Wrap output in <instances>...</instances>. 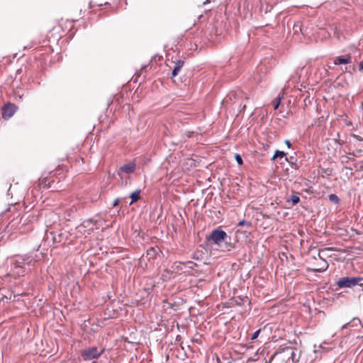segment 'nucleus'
Segmentation results:
<instances>
[{
    "label": "nucleus",
    "instance_id": "1",
    "mask_svg": "<svg viewBox=\"0 0 363 363\" xmlns=\"http://www.w3.org/2000/svg\"><path fill=\"white\" fill-rule=\"evenodd\" d=\"M228 238H230L227 233L220 228H218L211 231L207 240L211 245H220L221 242H225L227 250H230L233 248V245L230 242H227Z\"/></svg>",
    "mask_w": 363,
    "mask_h": 363
},
{
    "label": "nucleus",
    "instance_id": "2",
    "mask_svg": "<svg viewBox=\"0 0 363 363\" xmlns=\"http://www.w3.org/2000/svg\"><path fill=\"white\" fill-rule=\"evenodd\" d=\"M67 240V235L65 233H55L52 231H48L45 234V241L48 245L55 247L57 244H63Z\"/></svg>",
    "mask_w": 363,
    "mask_h": 363
},
{
    "label": "nucleus",
    "instance_id": "3",
    "mask_svg": "<svg viewBox=\"0 0 363 363\" xmlns=\"http://www.w3.org/2000/svg\"><path fill=\"white\" fill-rule=\"evenodd\" d=\"M104 352V349L99 351L96 347H92L84 350L81 352V355L84 361H91L99 358Z\"/></svg>",
    "mask_w": 363,
    "mask_h": 363
},
{
    "label": "nucleus",
    "instance_id": "4",
    "mask_svg": "<svg viewBox=\"0 0 363 363\" xmlns=\"http://www.w3.org/2000/svg\"><path fill=\"white\" fill-rule=\"evenodd\" d=\"M363 281L360 277H342L337 281V285L340 288H352Z\"/></svg>",
    "mask_w": 363,
    "mask_h": 363
},
{
    "label": "nucleus",
    "instance_id": "5",
    "mask_svg": "<svg viewBox=\"0 0 363 363\" xmlns=\"http://www.w3.org/2000/svg\"><path fill=\"white\" fill-rule=\"evenodd\" d=\"M275 355L279 357V359L284 363H294L290 356L294 355V348L291 347H284L281 352H277Z\"/></svg>",
    "mask_w": 363,
    "mask_h": 363
},
{
    "label": "nucleus",
    "instance_id": "6",
    "mask_svg": "<svg viewBox=\"0 0 363 363\" xmlns=\"http://www.w3.org/2000/svg\"><path fill=\"white\" fill-rule=\"evenodd\" d=\"M330 251H332V249L330 247L323 248V249L319 250L318 256L321 259L323 260V264L321 268L315 269V272H323L328 269V264L327 263L326 261L324 260V257L328 256V254Z\"/></svg>",
    "mask_w": 363,
    "mask_h": 363
},
{
    "label": "nucleus",
    "instance_id": "7",
    "mask_svg": "<svg viewBox=\"0 0 363 363\" xmlns=\"http://www.w3.org/2000/svg\"><path fill=\"white\" fill-rule=\"evenodd\" d=\"M94 225H96V222L94 220V219H88L81 224V225L79 227V231L82 230V229L84 230V232H87L88 233H90V232L93 231L94 230Z\"/></svg>",
    "mask_w": 363,
    "mask_h": 363
},
{
    "label": "nucleus",
    "instance_id": "8",
    "mask_svg": "<svg viewBox=\"0 0 363 363\" xmlns=\"http://www.w3.org/2000/svg\"><path fill=\"white\" fill-rule=\"evenodd\" d=\"M16 107L13 104H8L2 108V117L5 119L10 118L15 113Z\"/></svg>",
    "mask_w": 363,
    "mask_h": 363
},
{
    "label": "nucleus",
    "instance_id": "9",
    "mask_svg": "<svg viewBox=\"0 0 363 363\" xmlns=\"http://www.w3.org/2000/svg\"><path fill=\"white\" fill-rule=\"evenodd\" d=\"M135 164L134 162H130L124 164L120 167L118 170V174L121 177V174H130L135 170Z\"/></svg>",
    "mask_w": 363,
    "mask_h": 363
},
{
    "label": "nucleus",
    "instance_id": "10",
    "mask_svg": "<svg viewBox=\"0 0 363 363\" xmlns=\"http://www.w3.org/2000/svg\"><path fill=\"white\" fill-rule=\"evenodd\" d=\"M334 65H347L352 63V57L350 55L337 56L334 59Z\"/></svg>",
    "mask_w": 363,
    "mask_h": 363
},
{
    "label": "nucleus",
    "instance_id": "11",
    "mask_svg": "<svg viewBox=\"0 0 363 363\" xmlns=\"http://www.w3.org/2000/svg\"><path fill=\"white\" fill-rule=\"evenodd\" d=\"M360 324H361V320L358 318H352V320L350 322L347 323L345 325H343L342 326V329H346L349 327H351V328L357 327Z\"/></svg>",
    "mask_w": 363,
    "mask_h": 363
},
{
    "label": "nucleus",
    "instance_id": "12",
    "mask_svg": "<svg viewBox=\"0 0 363 363\" xmlns=\"http://www.w3.org/2000/svg\"><path fill=\"white\" fill-rule=\"evenodd\" d=\"M184 62L182 60H178L175 63L174 67L172 72V77H176L178 74V73L181 70L182 67L184 66Z\"/></svg>",
    "mask_w": 363,
    "mask_h": 363
},
{
    "label": "nucleus",
    "instance_id": "13",
    "mask_svg": "<svg viewBox=\"0 0 363 363\" xmlns=\"http://www.w3.org/2000/svg\"><path fill=\"white\" fill-rule=\"evenodd\" d=\"M172 268L177 272L183 271L184 272H186L185 262H176L173 264Z\"/></svg>",
    "mask_w": 363,
    "mask_h": 363
},
{
    "label": "nucleus",
    "instance_id": "14",
    "mask_svg": "<svg viewBox=\"0 0 363 363\" xmlns=\"http://www.w3.org/2000/svg\"><path fill=\"white\" fill-rule=\"evenodd\" d=\"M140 190H136L130 194L131 202L130 204L137 201L140 199Z\"/></svg>",
    "mask_w": 363,
    "mask_h": 363
},
{
    "label": "nucleus",
    "instance_id": "15",
    "mask_svg": "<svg viewBox=\"0 0 363 363\" xmlns=\"http://www.w3.org/2000/svg\"><path fill=\"white\" fill-rule=\"evenodd\" d=\"M286 156V153L283 151L276 150L275 153L272 160H274L277 157L282 158Z\"/></svg>",
    "mask_w": 363,
    "mask_h": 363
},
{
    "label": "nucleus",
    "instance_id": "16",
    "mask_svg": "<svg viewBox=\"0 0 363 363\" xmlns=\"http://www.w3.org/2000/svg\"><path fill=\"white\" fill-rule=\"evenodd\" d=\"M329 200L334 203H337L340 201L338 196L333 194L329 195Z\"/></svg>",
    "mask_w": 363,
    "mask_h": 363
},
{
    "label": "nucleus",
    "instance_id": "17",
    "mask_svg": "<svg viewBox=\"0 0 363 363\" xmlns=\"http://www.w3.org/2000/svg\"><path fill=\"white\" fill-rule=\"evenodd\" d=\"M185 264H186V269H194L196 266L197 264L193 262H187L186 263L185 262Z\"/></svg>",
    "mask_w": 363,
    "mask_h": 363
},
{
    "label": "nucleus",
    "instance_id": "18",
    "mask_svg": "<svg viewBox=\"0 0 363 363\" xmlns=\"http://www.w3.org/2000/svg\"><path fill=\"white\" fill-rule=\"evenodd\" d=\"M238 226H246L247 228H250L251 226V223L249 221L242 220L238 222Z\"/></svg>",
    "mask_w": 363,
    "mask_h": 363
},
{
    "label": "nucleus",
    "instance_id": "19",
    "mask_svg": "<svg viewBox=\"0 0 363 363\" xmlns=\"http://www.w3.org/2000/svg\"><path fill=\"white\" fill-rule=\"evenodd\" d=\"M290 201H291L293 204H297L300 201V199L296 195H292Z\"/></svg>",
    "mask_w": 363,
    "mask_h": 363
},
{
    "label": "nucleus",
    "instance_id": "20",
    "mask_svg": "<svg viewBox=\"0 0 363 363\" xmlns=\"http://www.w3.org/2000/svg\"><path fill=\"white\" fill-rule=\"evenodd\" d=\"M235 160H236V162H238V164H240V165L242 164L243 161H242V157H241L240 155L236 154L235 155Z\"/></svg>",
    "mask_w": 363,
    "mask_h": 363
},
{
    "label": "nucleus",
    "instance_id": "21",
    "mask_svg": "<svg viewBox=\"0 0 363 363\" xmlns=\"http://www.w3.org/2000/svg\"><path fill=\"white\" fill-rule=\"evenodd\" d=\"M260 332H261V329H259L257 331H255L254 333H252L251 335L250 340H254L257 339V337L259 336Z\"/></svg>",
    "mask_w": 363,
    "mask_h": 363
},
{
    "label": "nucleus",
    "instance_id": "22",
    "mask_svg": "<svg viewBox=\"0 0 363 363\" xmlns=\"http://www.w3.org/2000/svg\"><path fill=\"white\" fill-rule=\"evenodd\" d=\"M13 267L14 268H23V266L22 265V262H21L20 260H16L13 262Z\"/></svg>",
    "mask_w": 363,
    "mask_h": 363
},
{
    "label": "nucleus",
    "instance_id": "23",
    "mask_svg": "<svg viewBox=\"0 0 363 363\" xmlns=\"http://www.w3.org/2000/svg\"><path fill=\"white\" fill-rule=\"evenodd\" d=\"M280 101H281V97H279L278 98V101L275 103H274L273 104V106H274V109H277L279 104H280Z\"/></svg>",
    "mask_w": 363,
    "mask_h": 363
},
{
    "label": "nucleus",
    "instance_id": "24",
    "mask_svg": "<svg viewBox=\"0 0 363 363\" xmlns=\"http://www.w3.org/2000/svg\"><path fill=\"white\" fill-rule=\"evenodd\" d=\"M290 359L294 360V363L298 361V357H297L296 350L294 349V355L290 356Z\"/></svg>",
    "mask_w": 363,
    "mask_h": 363
},
{
    "label": "nucleus",
    "instance_id": "25",
    "mask_svg": "<svg viewBox=\"0 0 363 363\" xmlns=\"http://www.w3.org/2000/svg\"><path fill=\"white\" fill-rule=\"evenodd\" d=\"M352 137L355 138L357 140H359V141H362L363 140L362 138H361L360 136H359L357 135H355V134H352Z\"/></svg>",
    "mask_w": 363,
    "mask_h": 363
},
{
    "label": "nucleus",
    "instance_id": "26",
    "mask_svg": "<svg viewBox=\"0 0 363 363\" xmlns=\"http://www.w3.org/2000/svg\"><path fill=\"white\" fill-rule=\"evenodd\" d=\"M119 203V199H116L113 202V206H116L118 205Z\"/></svg>",
    "mask_w": 363,
    "mask_h": 363
},
{
    "label": "nucleus",
    "instance_id": "27",
    "mask_svg": "<svg viewBox=\"0 0 363 363\" xmlns=\"http://www.w3.org/2000/svg\"><path fill=\"white\" fill-rule=\"evenodd\" d=\"M294 157H291L290 158H288V157H286L285 160L288 162H290V163H293L292 160H293Z\"/></svg>",
    "mask_w": 363,
    "mask_h": 363
},
{
    "label": "nucleus",
    "instance_id": "28",
    "mask_svg": "<svg viewBox=\"0 0 363 363\" xmlns=\"http://www.w3.org/2000/svg\"><path fill=\"white\" fill-rule=\"evenodd\" d=\"M285 144L287 145V147L289 148L291 147V143L289 140H285Z\"/></svg>",
    "mask_w": 363,
    "mask_h": 363
},
{
    "label": "nucleus",
    "instance_id": "29",
    "mask_svg": "<svg viewBox=\"0 0 363 363\" xmlns=\"http://www.w3.org/2000/svg\"><path fill=\"white\" fill-rule=\"evenodd\" d=\"M357 285L359 286L363 290V281H361L359 284H357Z\"/></svg>",
    "mask_w": 363,
    "mask_h": 363
},
{
    "label": "nucleus",
    "instance_id": "30",
    "mask_svg": "<svg viewBox=\"0 0 363 363\" xmlns=\"http://www.w3.org/2000/svg\"><path fill=\"white\" fill-rule=\"evenodd\" d=\"M150 252H151L152 253L155 252L154 248H151L150 250L147 251V255H150Z\"/></svg>",
    "mask_w": 363,
    "mask_h": 363
},
{
    "label": "nucleus",
    "instance_id": "31",
    "mask_svg": "<svg viewBox=\"0 0 363 363\" xmlns=\"http://www.w3.org/2000/svg\"><path fill=\"white\" fill-rule=\"evenodd\" d=\"M359 70H363V62L359 64Z\"/></svg>",
    "mask_w": 363,
    "mask_h": 363
},
{
    "label": "nucleus",
    "instance_id": "32",
    "mask_svg": "<svg viewBox=\"0 0 363 363\" xmlns=\"http://www.w3.org/2000/svg\"><path fill=\"white\" fill-rule=\"evenodd\" d=\"M89 7L91 9L92 7V1L89 3Z\"/></svg>",
    "mask_w": 363,
    "mask_h": 363
},
{
    "label": "nucleus",
    "instance_id": "33",
    "mask_svg": "<svg viewBox=\"0 0 363 363\" xmlns=\"http://www.w3.org/2000/svg\"><path fill=\"white\" fill-rule=\"evenodd\" d=\"M208 1H209V0H207L206 1L203 2V4H206Z\"/></svg>",
    "mask_w": 363,
    "mask_h": 363
}]
</instances>
